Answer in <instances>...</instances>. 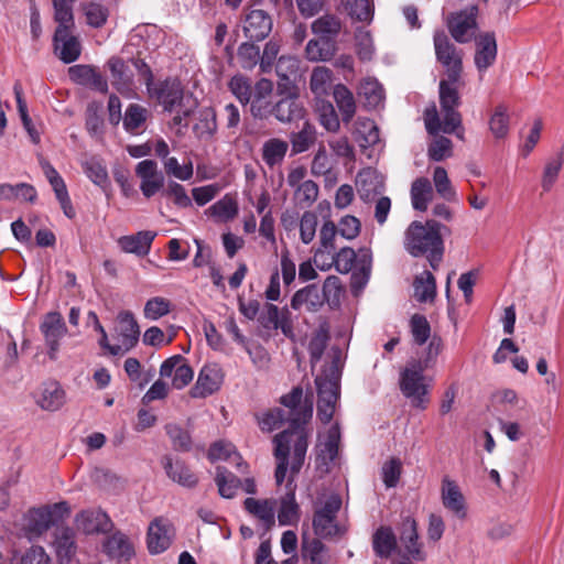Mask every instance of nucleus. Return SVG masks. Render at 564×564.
<instances>
[{
  "label": "nucleus",
  "instance_id": "obj_1",
  "mask_svg": "<svg viewBox=\"0 0 564 564\" xmlns=\"http://www.w3.org/2000/svg\"><path fill=\"white\" fill-rule=\"evenodd\" d=\"M280 402L284 409L275 408L257 415L259 427L263 432H272L280 429L283 423H290L288 430L273 437L274 457L278 462L274 478L278 486L285 479L291 451V471L300 473L308 447L305 425L313 415L312 395L304 398L301 387H294L289 393L282 395Z\"/></svg>",
  "mask_w": 564,
  "mask_h": 564
},
{
  "label": "nucleus",
  "instance_id": "obj_2",
  "mask_svg": "<svg viewBox=\"0 0 564 564\" xmlns=\"http://www.w3.org/2000/svg\"><path fill=\"white\" fill-rule=\"evenodd\" d=\"M443 226L436 220L412 221L404 234V248L412 257L426 256L432 269L436 270L443 259Z\"/></svg>",
  "mask_w": 564,
  "mask_h": 564
},
{
  "label": "nucleus",
  "instance_id": "obj_3",
  "mask_svg": "<svg viewBox=\"0 0 564 564\" xmlns=\"http://www.w3.org/2000/svg\"><path fill=\"white\" fill-rule=\"evenodd\" d=\"M69 513L66 501L30 508L22 517V531L28 540H36Z\"/></svg>",
  "mask_w": 564,
  "mask_h": 564
},
{
  "label": "nucleus",
  "instance_id": "obj_4",
  "mask_svg": "<svg viewBox=\"0 0 564 564\" xmlns=\"http://www.w3.org/2000/svg\"><path fill=\"white\" fill-rule=\"evenodd\" d=\"M421 362L411 361L400 372V391L412 408L424 411L431 403L433 379L424 375Z\"/></svg>",
  "mask_w": 564,
  "mask_h": 564
},
{
  "label": "nucleus",
  "instance_id": "obj_5",
  "mask_svg": "<svg viewBox=\"0 0 564 564\" xmlns=\"http://www.w3.org/2000/svg\"><path fill=\"white\" fill-rule=\"evenodd\" d=\"M341 505V498L336 494L328 496L321 503H315L312 525L316 536L330 539L345 533L344 528L337 522V514Z\"/></svg>",
  "mask_w": 564,
  "mask_h": 564
},
{
  "label": "nucleus",
  "instance_id": "obj_6",
  "mask_svg": "<svg viewBox=\"0 0 564 564\" xmlns=\"http://www.w3.org/2000/svg\"><path fill=\"white\" fill-rule=\"evenodd\" d=\"M433 43L436 59L445 68L448 79L459 82L463 70L462 52L456 48L443 30L434 32Z\"/></svg>",
  "mask_w": 564,
  "mask_h": 564
},
{
  "label": "nucleus",
  "instance_id": "obj_7",
  "mask_svg": "<svg viewBox=\"0 0 564 564\" xmlns=\"http://www.w3.org/2000/svg\"><path fill=\"white\" fill-rule=\"evenodd\" d=\"M478 7L471 4L463 10L449 13L445 18L447 30L457 43L465 44L475 39L476 31L478 30Z\"/></svg>",
  "mask_w": 564,
  "mask_h": 564
},
{
  "label": "nucleus",
  "instance_id": "obj_8",
  "mask_svg": "<svg viewBox=\"0 0 564 564\" xmlns=\"http://www.w3.org/2000/svg\"><path fill=\"white\" fill-rule=\"evenodd\" d=\"M39 328L44 338L48 358L56 360L61 350V341L68 334L63 315L57 311L47 312L43 315Z\"/></svg>",
  "mask_w": 564,
  "mask_h": 564
},
{
  "label": "nucleus",
  "instance_id": "obj_9",
  "mask_svg": "<svg viewBox=\"0 0 564 564\" xmlns=\"http://www.w3.org/2000/svg\"><path fill=\"white\" fill-rule=\"evenodd\" d=\"M441 110L443 115L442 123L434 105L425 109L424 123L430 134L436 135L441 130L451 134L462 128V116L456 108H441Z\"/></svg>",
  "mask_w": 564,
  "mask_h": 564
},
{
  "label": "nucleus",
  "instance_id": "obj_10",
  "mask_svg": "<svg viewBox=\"0 0 564 564\" xmlns=\"http://www.w3.org/2000/svg\"><path fill=\"white\" fill-rule=\"evenodd\" d=\"M258 323L267 330L281 329L286 337L293 336L292 322L288 307L279 308L272 303H265L258 316Z\"/></svg>",
  "mask_w": 564,
  "mask_h": 564
},
{
  "label": "nucleus",
  "instance_id": "obj_11",
  "mask_svg": "<svg viewBox=\"0 0 564 564\" xmlns=\"http://www.w3.org/2000/svg\"><path fill=\"white\" fill-rule=\"evenodd\" d=\"M135 175L140 178V189L145 198H151L164 186V175L154 160H143L135 165Z\"/></svg>",
  "mask_w": 564,
  "mask_h": 564
},
{
  "label": "nucleus",
  "instance_id": "obj_12",
  "mask_svg": "<svg viewBox=\"0 0 564 564\" xmlns=\"http://www.w3.org/2000/svg\"><path fill=\"white\" fill-rule=\"evenodd\" d=\"M174 535L173 525L163 518H155L149 525L147 534L148 550L151 554L166 551Z\"/></svg>",
  "mask_w": 564,
  "mask_h": 564
},
{
  "label": "nucleus",
  "instance_id": "obj_13",
  "mask_svg": "<svg viewBox=\"0 0 564 564\" xmlns=\"http://www.w3.org/2000/svg\"><path fill=\"white\" fill-rule=\"evenodd\" d=\"M160 376L173 377V387L181 390L193 380L194 371L183 356L174 355L162 362Z\"/></svg>",
  "mask_w": 564,
  "mask_h": 564
},
{
  "label": "nucleus",
  "instance_id": "obj_14",
  "mask_svg": "<svg viewBox=\"0 0 564 564\" xmlns=\"http://www.w3.org/2000/svg\"><path fill=\"white\" fill-rule=\"evenodd\" d=\"M340 371L335 361L315 379L318 401L336 404L339 399Z\"/></svg>",
  "mask_w": 564,
  "mask_h": 564
},
{
  "label": "nucleus",
  "instance_id": "obj_15",
  "mask_svg": "<svg viewBox=\"0 0 564 564\" xmlns=\"http://www.w3.org/2000/svg\"><path fill=\"white\" fill-rule=\"evenodd\" d=\"M102 551L109 558L118 562L130 561L135 553L133 542L121 531H115L105 539Z\"/></svg>",
  "mask_w": 564,
  "mask_h": 564
},
{
  "label": "nucleus",
  "instance_id": "obj_16",
  "mask_svg": "<svg viewBox=\"0 0 564 564\" xmlns=\"http://www.w3.org/2000/svg\"><path fill=\"white\" fill-rule=\"evenodd\" d=\"M223 383V373L217 366H205L199 371L198 378L189 394L195 399H203L219 390Z\"/></svg>",
  "mask_w": 564,
  "mask_h": 564
},
{
  "label": "nucleus",
  "instance_id": "obj_17",
  "mask_svg": "<svg viewBox=\"0 0 564 564\" xmlns=\"http://www.w3.org/2000/svg\"><path fill=\"white\" fill-rule=\"evenodd\" d=\"M242 30L250 41H262L272 30V19L263 10H251L243 19Z\"/></svg>",
  "mask_w": 564,
  "mask_h": 564
},
{
  "label": "nucleus",
  "instance_id": "obj_18",
  "mask_svg": "<svg viewBox=\"0 0 564 564\" xmlns=\"http://www.w3.org/2000/svg\"><path fill=\"white\" fill-rule=\"evenodd\" d=\"M325 304V296L321 293L317 284H308L297 290L290 302L294 311L305 310L310 313L318 312Z\"/></svg>",
  "mask_w": 564,
  "mask_h": 564
},
{
  "label": "nucleus",
  "instance_id": "obj_19",
  "mask_svg": "<svg viewBox=\"0 0 564 564\" xmlns=\"http://www.w3.org/2000/svg\"><path fill=\"white\" fill-rule=\"evenodd\" d=\"M149 93L169 112L174 111L183 98V89L180 83L170 79L160 83L156 87L151 86Z\"/></svg>",
  "mask_w": 564,
  "mask_h": 564
},
{
  "label": "nucleus",
  "instance_id": "obj_20",
  "mask_svg": "<svg viewBox=\"0 0 564 564\" xmlns=\"http://www.w3.org/2000/svg\"><path fill=\"white\" fill-rule=\"evenodd\" d=\"M155 237V231L142 230L133 235L120 237L117 240V243L126 253H133L138 257H144L150 252L152 242Z\"/></svg>",
  "mask_w": 564,
  "mask_h": 564
},
{
  "label": "nucleus",
  "instance_id": "obj_21",
  "mask_svg": "<svg viewBox=\"0 0 564 564\" xmlns=\"http://www.w3.org/2000/svg\"><path fill=\"white\" fill-rule=\"evenodd\" d=\"M441 497L443 506L453 512L457 518L465 519L467 516L465 498L456 481L445 477L442 481Z\"/></svg>",
  "mask_w": 564,
  "mask_h": 564
},
{
  "label": "nucleus",
  "instance_id": "obj_22",
  "mask_svg": "<svg viewBox=\"0 0 564 564\" xmlns=\"http://www.w3.org/2000/svg\"><path fill=\"white\" fill-rule=\"evenodd\" d=\"M497 42L492 32H486L476 41L475 65L479 72L487 70L497 58Z\"/></svg>",
  "mask_w": 564,
  "mask_h": 564
},
{
  "label": "nucleus",
  "instance_id": "obj_23",
  "mask_svg": "<svg viewBox=\"0 0 564 564\" xmlns=\"http://www.w3.org/2000/svg\"><path fill=\"white\" fill-rule=\"evenodd\" d=\"M400 541L411 558L415 561L425 558L422 544L419 542L417 525L413 518L406 517L403 519L400 528Z\"/></svg>",
  "mask_w": 564,
  "mask_h": 564
},
{
  "label": "nucleus",
  "instance_id": "obj_24",
  "mask_svg": "<svg viewBox=\"0 0 564 564\" xmlns=\"http://www.w3.org/2000/svg\"><path fill=\"white\" fill-rule=\"evenodd\" d=\"M161 464L167 477L174 482L187 488H193L197 485L198 478L183 460H173L171 456L165 455Z\"/></svg>",
  "mask_w": 564,
  "mask_h": 564
},
{
  "label": "nucleus",
  "instance_id": "obj_25",
  "mask_svg": "<svg viewBox=\"0 0 564 564\" xmlns=\"http://www.w3.org/2000/svg\"><path fill=\"white\" fill-rule=\"evenodd\" d=\"M275 118L281 122H292L304 118L305 109L297 94L282 97L272 108Z\"/></svg>",
  "mask_w": 564,
  "mask_h": 564
},
{
  "label": "nucleus",
  "instance_id": "obj_26",
  "mask_svg": "<svg viewBox=\"0 0 564 564\" xmlns=\"http://www.w3.org/2000/svg\"><path fill=\"white\" fill-rule=\"evenodd\" d=\"M72 80L79 85L89 86L100 93L108 90L107 80L104 76L89 65H75L68 70Z\"/></svg>",
  "mask_w": 564,
  "mask_h": 564
},
{
  "label": "nucleus",
  "instance_id": "obj_27",
  "mask_svg": "<svg viewBox=\"0 0 564 564\" xmlns=\"http://www.w3.org/2000/svg\"><path fill=\"white\" fill-rule=\"evenodd\" d=\"M207 457L210 462L226 460L235 465L239 473H246L248 464L243 462L241 455L236 451L234 444L225 441H218L212 444Z\"/></svg>",
  "mask_w": 564,
  "mask_h": 564
},
{
  "label": "nucleus",
  "instance_id": "obj_28",
  "mask_svg": "<svg viewBox=\"0 0 564 564\" xmlns=\"http://www.w3.org/2000/svg\"><path fill=\"white\" fill-rule=\"evenodd\" d=\"M296 474L291 473V478L286 485V494L281 498L278 520L281 525H292L300 520V506L295 499V487H292L293 477Z\"/></svg>",
  "mask_w": 564,
  "mask_h": 564
},
{
  "label": "nucleus",
  "instance_id": "obj_29",
  "mask_svg": "<svg viewBox=\"0 0 564 564\" xmlns=\"http://www.w3.org/2000/svg\"><path fill=\"white\" fill-rule=\"evenodd\" d=\"M65 403V391L56 381H50L43 384L36 404L44 411H57Z\"/></svg>",
  "mask_w": 564,
  "mask_h": 564
},
{
  "label": "nucleus",
  "instance_id": "obj_30",
  "mask_svg": "<svg viewBox=\"0 0 564 564\" xmlns=\"http://www.w3.org/2000/svg\"><path fill=\"white\" fill-rule=\"evenodd\" d=\"M337 52V42L322 36L311 39L305 47V56L311 62H328Z\"/></svg>",
  "mask_w": 564,
  "mask_h": 564
},
{
  "label": "nucleus",
  "instance_id": "obj_31",
  "mask_svg": "<svg viewBox=\"0 0 564 564\" xmlns=\"http://www.w3.org/2000/svg\"><path fill=\"white\" fill-rule=\"evenodd\" d=\"M343 29L341 19L334 13H325L315 19L311 24V31L315 36H322L337 42Z\"/></svg>",
  "mask_w": 564,
  "mask_h": 564
},
{
  "label": "nucleus",
  "instance_id": "obj_32",
  "mask_svg": "<svg viewBox=\"0 0 564 564\" xmlns=\"http://www.w3.org/2000/svg\"><path fill=\"white\" fill-rule=\"evenodd\" d=\"M119 335L121 337V345L123 354L133 348L140 335L139 325L130 312H121L118 315Z\"/></svg>",
  "mask_w": 564,
  "mask_h": 564
},
{
  "label": "nucleus",
  "instance_id": "obj_33",
  "mask_svg": "<svg viewBox=\"0 0 564 564\" xmlns=\"http://www.w3.org/2000/svg\"><path fill=\"white\" fill-rule=\"evenodd\" d=\"M245 510L260 520L265 527L274 524L275 500L247 498L243 501Z\"/></svg>",
  "mask_w": 564,
  "mask_h": 564
},
{
  "label": "nucleus",
  "instance_id": "obj_34",
  "mask_svg": "<svg viewBox=\"0 0 564 564\" xmlns=\"http://www.w3.org/2000/svg\"><path fill=\"white\" fill-rule=\"evenodd\" d=\"M53 545L61 562L70 561L75 556L77 550L74 530L68 527L58 528L55 531Z\"/></svg>",
  "mask_w": 564,
  "mask_h": 564
},
{
  "label": "nucleus",
  "instance_id": "obj_35",
  "mask_svg": "<svg viewBox=\"0 0 564 564\" xmlns=\"http://www.w3.org/2000/svg\"><path fill=\"white\" fill-rule=\"evenodd\" d=\"M55 50L59 52V58L65 64L75 62L80 55V44L76 36L72 35V31H66L62 36L54 34Z\"/></svg>",
  "mask_w": 564,
  "mask_h": 564
},
{
  "label": "nucleus",
  "instance_id": "obj_36",
  "mask_svg": "<svg viewBox=\"0 0 564 564\" xmlns=\"http://www.w3.org/2000/svg\"><path fill=\"white\" fill-rule=\"evenodd\" d=\"M111 73L112 85L116 89L123 95H129L132 91V76L128 72V67L121 58L112 57L108 62Z\"/></svg>",
  "mask_w": 564,
  "mask_h": 564
},
{
  "label": "nucleus",
  "instance_id": "obj_37",
  "mask_svg": "<svg viewBox=\"0 0 564 564\" xmlns=\"http://www.w3.org/2000/svg\"><path fill=\"white\" fill-rule=\"evenodd\" d=\"M434 191L426 177L416 178L411 186V202L414 209L425 212L432 202Z\"/></svg>",
  "mask_w": 564,
  "mask_h": 564
},
{
  "label": "nucleus",
  "instance_id": "obj_38",
  "mask_svg": "<svg viewBox=\"0 0 564 564\" xmlns=\"http://www.w3.org/2000/svg\"><path fill=\"white\" fill-rule=\"evenodd\" d=\"M289 150V143L279 138H271L267 140L261 149V156L263 162L269 167L280 165Z\"/></svg>",
  "mask_w": 564,
  "mask_h": 564
},
{
  "label": "nucleus",
  "instance_id": "obj_39",
  "mask_svg": "<svg viewBox=\"0 0 564 564\" xmlns=\"http://www.w3.org/2000/svg\"><path fill=\"white\" fill-rule=\"evenodd\" d=\"M375 553L381 558H388L397 547V538L390 527H380L372 536Z\"/></svg>",
  "mask_w": 564,
  "mask_h": 564
},
{
  "label": "nucleus",
  "instance_id": "obj_40",
  "mask_svg": "<svg viewBox=\"0 0 564 564\" xmlns=\"http://www.w3.org/2000/svg\"><path fill=\"white\" fill-rule=\"evenodd\" d=\"M333 96L343 121L345 123L350 122L356 113V102L352 93L345 85L338 84L334 87Z\"/></svg>",
  "mask_w": 564,
  "mask_h": 564
},
{
  "label": "nucleus",
  "instance_id": "obj_41",
  "mask_svg": "<svg viewBox=\"0 0 564 564\" xmlns=\"http://www.w3.org/2000/svg\"><path fill=\"white\" fill-rule=\"evenodd\" d=\"M302 556L311 564H328L329 556L326 545L316 538H306L302 540Z\"/></svg>",
  "mask_w": 564,
  "mask_h": 564
},
{
  "label": "nucleus",
  "instance_id": "obj_42",
  "mask_svg": "<svg viewBox=\"0 0 564 564\" xmlns=\"http://www.w3.org/2000/svg\"><path fill=\"white\" fill-rule=\"evenodd\" d=\"M215 482L219 495L226 499L234 498L241 486V480L223 466L216 468Z\"/></svg>",
  "mask_w": 564,
  "mask_h": 564
},
{
  "label": "nucleus",
  "instance_id": "obj_43",
  "mask_svg": "<svg viewBox=\"0 0 564 564\" xmlns=\"http://www.w3.org/2000/svg\"><path fill=\"white\" fill-rule=\"evenodd\" d=\"M345 12L359 22L370 23L373 19V3L370 0H340Z\"/></svg>",
  "mask_w": 564,
  "mask_h": 564
},
{
  "label": "nucleus",
  "instance_id": "obj_44",
  "mask_svg": "<svg viewBox=\"0 0 564 564\" xmlns=\"http://www.w3.org/2000/svg\"><path fill=\"white\" fill-rule=\"evenodd\" d=\"M333 85V72L325 66H317L311 74L310 88L312 93L322 98L329 94Z\"/></svg>",
  "mask_w": 564,
  "mask_h": 564
},
{
  "label": "nucleus",
  "instance_id": "obj_45",
  "mask_svg": "<svg viewBox=\"0 0 564 564\" xmlns=\"http://www.w3.org/2000/svg\"><path fill=\"white\" fill-rule=\"evenodd\" d=\"M413 288L414 296L421 303L433 301L436 295V281L430 271H424L417 275L413 282Z\"/></svg>",
  "mask_w": 564,
  "mask_h": 564
},
{
  "label": "nucleus",
  "instance_id": "obj_46",
  "mask_svg": "<svg viewBox=\"0 0 564 564\" xmlns=\"http://www.w3.org/2000/svg\"><path fill=\"white\" fill-rule=\"evenodd\" d=\"M75 1L57 0L53 1L54 19L58 23L55 33L62 36L64 32L72 31L74 28L73 3Z\"/></svg>",
  "mask_w": 564,
  "mask_h": 564
},
{
  "label": "nucleus",
  "instance_id": "obj_47",
  "mask_svg": "<svg viewBox=\"0 0 564 564\" xmlns=\"http://www.w3.org/2000/svg\"><path fill=\"white\" fill-rule=\"evenodd\" d=\"M147 109L142 106L137 104L129 105L123 117L126 131L131 134H140L147 121Z\"/></svg>",
  "mask_w": 564,
  "mask_h": 564
},
{
  "label": "nucleus",
  "instance_id": "obj_48",
  "mask_svg": "<svg viewBox=\"0 0 564 564\" xmlns=\"http://www.w3.org/2000/svg\"><path fill=\"white\" fill-rule=\"evenodd\" d=\"M165 432L171 440L172 446L178 452H188L192 448V437L187 430L176 423L165 425Z\"/></svg>",
  "mask_w": 564,
  "mask_h": 564
},
{
  "label": "nucleus",
  "instance_id": "obj_49",
  "mask_svg": "<svg viewBox=\"0 0 564 564\" xmlns=\"http://www.w3.org/2000/svg\"><path fill=\"white\" fill-rule=\"evenodd\" d=\"M458 83L459 82H451L448 77L440 82L441 108H457L460 105Z\"/></svg>",
  "mask_w": 564,
  "mask_h": 564
},
{
  "label": "nucleus",
  "instance_id": "obj_50",
  "mask_svg": "<svg viewBox=\"0 0 564 564\" xmlns=\"http://www.w3.org/2000/svg\"><path fill=\"white\" fill-rule=\"evenodd\" d=\"M228 88L243 106L251 101L252 86L246 76L240 74L232 76L228 83Z\"/></svg>",
  "mask_w": 564,
  "mask_h": 564
},
{
  "label": "nucleus",
  "instance_id": "obj_51",
  "mask_svg": "<svg viewBox=\"0 0 564 564\" xmlns=\"http://www.w3.org/2000/svg\"><path fill=\"white\" fill-rule=\"evenodd\" d=\"M433 183L437 194L445 200L455 202L456 191L453 187L447 172L444 167L437 166L433 172Z\"/></svg>",
  "mask_w": 564,
  "mask_h": 564
},
{
  "label": "nucleus",
  "instance_id": "obj_52",
  "mask_svg": "<svg viewBox=\"0 0 564 564\" xmlns=\"http://www.w3.org/2000/svg\"><path fill=\"white\" fill-rule=\"evenodd\" d=\"M357 140L361 148H368L380 141L379 129L370 119L358 121Z\"/></svg>",
  "mask_w": 564,
  "mask_h": 564
},
{
  "label": "nucleus",
  "instance_id": "obj_53",
  "mask_svg": "<svg viewBox=\"0 0 564 564\" xmlns=\"http://www.w3.org/2000/svg\"><path fill=\"white\" fill-rule=\"evenodd\" d=\"M171 301L162 297L154 296L147 301L143 310L144 317L150 321H156L171 312Z\"/></svg>",
  "mask_w": 564,
  "mask_h": 564
},
{
  "label": "nucleus",
  "instance_id": "obj_54",
  "mask_svg": "<svg viewBox=\"0 0 564 564\" xmlns=\"http://www.w3.org/2000/svg\"><path fill=\"white\" fill-rule=\"evenodd\" d=\"M410 330L414 344L424 345L431 338V326L424 315L414 314L410 319Z\"/></svg>",
  "mask_w": 564,
  "mask_h": 564
},
{
  "label": "nucleus",
  "instance_id": "obj_55",
  "mask_svg": "<svg viewBox=\"0 0 564 564\" xmlns=\"http://www.w3.org/2000/svg\"><path fill=\"white\" fill-rule=\"evenodd\" d=\"M359 94L366 99L367 105L371 108L378 107L384 98L383 87L376 79L364 80L360 85Z\"/></svg>",
  "mask_w": 564,
  "mask_h": 564
},
{
  "label": "nucleus",
  "instance_id": "obj_56",
  "mask_svg": "<svg viewBox=\"0 0 564 564\" xmlns=\"http://www.w3.org/2000/svg\"><path fill=\"white\" fill-rule=\"evenodd\" d=\"M318 192V185L312 180H306L295 188L294 200L302 207H310L317 199Z\"/></svg>",
  "mask_w": 564,
  "mask_h": 564
},
{
  "label": "nucleus",
  "instance_id": "obj_57",
  "mask_svg": "<svg viewBox=\"0 0 564 564\" xmlns=\"http://www.w3.org/2000/svg\"><path fill=\"white\" fill-rule=\"evenodd\" d=\"M315 128L308 122H305L303 124V128L296 132L293 133L291 137V143L294 153H302L308 150L311 144L315 141Z\"/></svg>",
  "mask_w": 564,
  "mask_h": 564
},
{
  "label": "nucleus",
  "instance_id": "obj_58",
  "mask_svg": "<svg viewBox=\"0 0 564 564\" xmlns=\"http://www.w3.org/2000/svg\"><path fill=\"white\" fill-rule=\"evenodd\" d=\"M164 171L169 176H173L181 181H188L193 177L194 169L192 161H188L184 164H180L177 159L174 156H169L163 160Z\"/></svg>",
  "mask_w": 564,
  "mask_h": 564
},
{
  "label": "nucleus",
  "instance_id": "obj_59",
  "mask_svg": "<svg viewBox=\"0 0 564 564\" xmlns=\"http://www.w3.org/2000/svg\"><path fill=\"white\" fill-rule=\"evenodd\" d=\"M317 225L318 218L314 212L306 210L303 213L299 221V229L300 239L304 245H308L314 240Z\"/></svg>",
  "mask_w": 564,
  "mask_h": 564
},
{
  "label": "nucleus",
  "instance_id": "obj_60",
  "mask_svg": "<svg viewBox=\"0 0 564 564\" xmlns=\"http://www.w3.org/2000/svg\"><path fill=\"white\" fill-rule=\"evenodd\" d=\"M278 76L286 83L294 82L300 72V61L292 56H281L275 65Z\"/></svg>",
  "mask_w": 564,
  "mask_h": 564
},
{
  "label": "nucleus",
  "instance_id": "obj_61",
  "mask_svg": "<svg viewBox=\"0 0 564 564\" xmlns=\"http://www.w3.org/2000/svg\"><path fill=\"white\" fill-rule=\"evenodd\" d=\"M375 181L376 177L370 171L358 174L356 184L358 194L362 200L369 202L379 193Z\"/></svg>",
  "mask_w": 564,
  "mask_h": 564
},
{
  "label": "nucleus",
  "instance_id": "obj_62",
  "mask_svg": "<svg viewBox=\"0 0 564 564\" xmlns=\"http://www.w3.org/2000/svg\"><path fill=\"white\" fill-rule=\"evenodd\" d=\"M490 131L496 138H503L508 133V109L503 105L497 106L489 121Z\"/></svg>",
  "mask_w": 564,
  "mask_h": 564
},
{
  "label": "nucleus",
  "instance_id": "obj_63",
  "mask_svg": "<svg viewBox=\"0 0 564 564\" xmlns=\"http://www.w3.org/2000/svg\"><path fill=\"white\" fill-rule=\"evenodd\" d=\"M84 172L94 184L100 187H106L109 184L107 169L97 160L87 161L84 164Z\"/></svg>",
  "mask_w": 564,
  "mask_h": 564
},
{
  "label": "nucleus",
  "instance_id": "obj_64",
  "mask_svg": "<svg viewBox=\"0 0 564 564\" xmlns=\"http://www.w3.org/2000/svg\"><path fill=\"white\" fill-rule=\"evenodd\" d=\"M209 210L212 215L217 219L227 221L237 215L238 207L231 197L225 196L216 202L213 206H210Z\"/></svg>",
  "mask_w": 564,
  "mask_h": 564
}]
</instances>
